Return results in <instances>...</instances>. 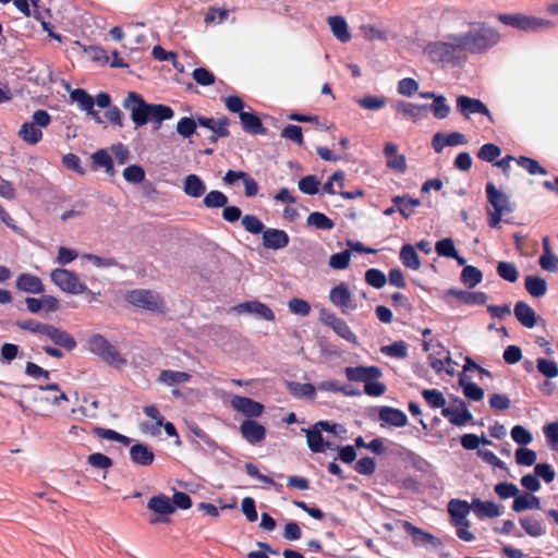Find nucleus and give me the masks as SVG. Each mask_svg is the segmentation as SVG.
Here are the masks:
<instances>
[{
    "mask_svg": "<svg viewBox=\"0 0 558 558\" xmlns=\"http://www.w3.org/2000/svg\"><path fill=\"white\" fill-rule=\"evenodd\" d=\"M469 29L461 34H451L445 41H434L425 47L427 57L437 63L461 64L470 54H483L500 41L499 32L482 21L468 23Z\"/></svg>",
    "mask_w": 558,
    "mask_h": 558,
    "instance_id": "f257e3e1",
    "label": "nucleus"
},
{
    "mask_svg": "<svg viewBox=\"0 0 558 558\" xmlns=\"http://www.w3.org/2000/svg\"><path fill=\"white\" fill-rule=\"evenodd\" d=\"M480 518H497L501 514V506L494 501H483L478 498H474L471 504L462 499H451L448 502V512L450 515L451 523L457 529V535L464 542L474 541L475 536L470 531V521L468 515L470 511Z\"/></svg>",
    "mask_w": 558,
    "mask_h": 558,
    "instance_id": "f03ea898",
    "label": "nucleus"
},
{
    "mask_svg": "<svg viewBox=\"0 0 558 558\" xmlns=\"http://www.w3.org/2000/svg\"><path fill=\"white\" fill-rule=\"evenodd\" d=\"M306 436V442L310 450L314 453H323L328 450L333 451L337 444L345 438L347 429L342 424L319 421L310 427L302 428Z\"/></svg>",
    "mask_w": 558,
    "mask_h": 558,
    "instance_id": "7ed1b4c3",
    "label": "nucleus"
},
{
    "mask_svg": "<svg viewBox=\"0 0 558 558\" xmlns=\"http://www.w3.org/2000/svg\"><path fill=\"white\" fill-rule=\"evenodd\" d=\"M486 195L489 204L487 208L488 225L490 228L498 229L502 217L512 211V205L509 197L497 190L492 182L486 184Z\"/></svg>",
    "mask_w": 558,
    "mask_h": 558,
    "instance_id": "20e7f679",
    "label": "nucleus"
},
{
    "mask_svg": "<svg viewBox=\"0 0 558 558\" xmlns=\"http://www.w3.org/2000/svg\"><path fill=\"white\" fill-rule=\"evenodd\" d=\"M498 21L506 26L521 32H538L553 26L551 21L547 19L523 13H502L498 15Z\"/></svg>",
    "mask_w": 558,
    "mask_h": 558,
    "instance_id": "39448f33",
    "label": "nucleus"
},
{
    "mask_svg": "<svg viewBox=\"0 0 558 558\" xmlns=\"http://www.w3.org/2000/svg\"><path fill=\"white\" fill-rule=\"evenodd\" d=\"M51 122V116L46 110H37L32 116V121L24 122L19 131V136L28 145L38 144L44 136L43 129Z\"/></svg>",
    "mask_w": 558,
    "mask_h": 558,
    "instance_id": "423d86ee",
    "label": "nucleus"
},
{
    "mask_svg": "<svg viewBox=\"0 0 558 558\" xmlns=\"http://www.w3.org/2000/svg\"><path fill=\"white\" fill-rule=\"evenodd\" d=\"M88 350L112 366L121 367L125 364L119 351L100 335L89 339Z\"/></svg>",
    "mask_w": 558,
    "mask_h": 558,
    "instance_id": "0eeeda50",
    "label": "nucleus"
},
{
    "mask_svg": "<svg viewBox=\"0 0 558 558\" xmlns=\"http://www.w3.org/2000/svg\"><path fill=\"white\" fill-rule=\"evenodd\" d=\"M147 508L151 512L150 524L169 523L170 515L175 512V505L165 494H158L149 498Z\"/></svg>",
    "mask_w": 558,
    "mask_h": 558,
    "instance_id": "6e6552de",
    "label": "nucleus"
},
{
    "mask_svg": "<svg viewBox=\"0 0 558 558\" xmlns=\"http://www.w3.org/2000/svg\"><path fill=\"white\" fill-rule=\"evenodd\" d=\"M123 106L130 110L132 121L136 126H142L150 121L151 105L146 104L140 94L130 92Z\"/></svg>",
    "mask_w": 558,
    "mask_h": 558,
    "instance_id": "1a4fd4ad",
    "label": "nucleus"
},
{
    "mask_svg": "<svg viewBox=\"0 0 558 558\" xmlns=\"http://www.w3.org/2000/svg\"><path fill=\"white\" fill-rule=\"evenodd\" d=\"M50 278L59 289L66 293L80 294L86 290L85 286L80 281L78 277L69 269H54L51 271Z\"/></svg>",
    "mask_w": 558,
    "mask_h": 558,
    "instance_id": "9d476101",
    "label": "nucleus"
},
{
    "mask_svg": "<svg viewBox=\"0 0 558 558\" xmlns=\"http://www.w3.org/2000/svg\"><path fill=\"white\" fill-rule=\"evenodd\" d=\"M126 300L134 306L148 311H162L163 302L161 298L149 290H133L128 293Z\"/></svg>",
    "mask_w": 558,
    "mask_h": 558,
    "instance_id": "9b49d317",
    "label": "nucleus"
},
{
    "mask_svg": "<svg viewBox=\"0 0 558 558\" xmlns=\"http://www.w3.org/2000/svg\"><path fill=\"white\" fill-rule=\"evenodd\" d=\"M457 108L466 119H469L471 114L478 113L485 116L490 123H495L493 114L480 99L461 95L457 98Z\"/></svg>",
    "mask_w": 558,
    "mask_h": 558,
    "instance_id": "f8f14e48",
    "label": "nucleus"
},
{
    "mask_svg": "<svg viewBox=\"0 0 558 558\" xmlns=\"http://www.w3.org/2000/svg\"><path fill=\"white\" fill-rule=\"evenodd\" d=\"M230 405L234 411L250 420L262 416L265 411L263 403L243 396H233L230 400Z\"/></svg>",
    "mask_w": 558,
    "mask_h": 558,
    "instance_id": "ddd939ff",
    "label": "nucleus"
},
{
    "mask_svg": "<svg viewBox=\"0 0 558 558\" xmlns=\"http://www.w3.org/2000/svg\"><path fill=\"white\" fill-rule=\"evenodd\" d=\"M320 320L324 325L330 327L338 336L345 339L347 341L356 342V336L351 330L349 325L333 313L328 311H322Z\"/></svg>",
    "mask_w": 558,
    "mask_h": 558,
    "instance_id": "4468645a",
    "label": "nucleus"
},
{
    "mask_svg": "<svg viewBox=\"0 0 558 558\" xmlns=\"http://www.w3.org/2000/svg\"><path fill=\"white\" fill-rule=\"evenodd\" d=\"M403 530L411 536L414 545L440 547L442 542L433 534L415 526L409 521L402 522Z\"/></svg>",
    "mask_w": 558,
    "mask_h": 558,
    "instance_id": "2eb2a0df",
    "label": "nucleus"
},
{
    "mask_svg": "<svg viewBox=\"0 0 558 558\" xmlns=\"http://www.w3.org/2000/svg\"><path fill=\"white\" fill-rule=\"evenodd\" d=\"M330 302L342 312L354 310L352 293L345 282H340L329 292Z\"/></svg>",
    "mask_w": 558,
    "mask_h": 558,
    "instance_id": "dca6fc26",
    "label": "nucleus"
},
{
    "mask_svg": "<svg viewBox=\"0 0 558 558\" xmlns=\"http://www.w3.org/2000/svg\"><path fill=\"white\" fill-rule=\"evenodd\" d=\"M241 436L250 444H260L266 437V428L255 420L246 418L240 425Z\"/></svg>",
    "mask_w": 558,
    "mask_h": 558,
    "instance_id": "f3484780",
    "label": "nucleus"
},
{
    "mask_svg": "<svg viewBox=\"0 0 558 558\" xmlns=\"http://www.w3.org/2000/svg\"><path fill=\"white\" fill-rule=\"evenodd\" d=\"M70 98L77 102L78 107L90 116L96 123H102V119L95 110L96 98H93L85 89L76 88L71 92Z\"/></svg>",
    "mask_w": 558,
    "mask_h": 558,
    "instance_id": "a211bd4d",
    "label": "nucleus"
},
{
    "mask_svg": "<svg viewBox=\"0 0 558 558\" xmlns=\"http://www.w3.org/2000/svg\"><path fill=\"white\" fill-rule=\"evenodd\" d=\"M383 375L381 369L378 366H355L347 367L345 376L350 381L363 383L364 385L371 379H378Z\"/></svg>",
    "mask_w": 558,
    "mask_h": 558,
    "instance_id": "6ab92c4d",
    "label": "nucleus"
},
{
    "mask_svg": "<svg viewBox=\"0 0 558 558\" xmlns=\"http://www.w3.org/2000/svg\"><path fill=\"white\" fill-rule=\"evenodd\" d=\"M393 109L399 117L410 119L416 123L426 116L429 107L427 105L398 101L393 105Z\"/></svg>",
    "mask_w": 558,
    "mask_h": 558,
    "instance_id": "aec40b11",
    "label": "nucleus"
},
{
    "mask_svg": "<svg viewBox=\"0 0 558 558\" xmlns=\"http://www.w3.org/2000/svg\"><path fill=\"white\" fill-rule=\"evenodd\" d=\"M378 417L381 427H403L408 423L405 413L391 407H381L378 410Z\"/></svg>",
    "mask_w": 558,
    "mask_h": 558,
    "instance_id": "412c9836",
    "label": "nucleus"
},
{
    "mask_svg": "<svg viewBox=\"0 0 558 558\" xmlns=\"http://www.w3.org/2000/svg\"><path fill=\"white\" fill-rule=\"evenodd\" d=\"M387 167L398 173H404L407 170L405 156L398 153V146L392 143H386L384 146Z\"/></svg>",
    "mask_w": 558,
    "mask_h": 558,
    "instance_id": "4be33fe9",
    "label": "nucleus"
},
{
    "mask_svg": "<svg viewBox=\"0 0 558 558\" xmlns=\"http://www.w3.org/2000/svg\"><path fill=\"white\" fill-rule=\"evenodd\" d=\"M458 405L454 408H444L441 414L448 418L449 422L456 426H464L472 421V414L468 410L462 400H457Z\"/></svg>",
    "mask_w": 558,
    "mask_h": 558,
    "instance_id": "5701e85b",
    "label": "nucleus"
},
{
    "mask_svg": "<svg viewBox=\"0 0 558 558\" xmlns=\"http://www.w3.org/2000/svg\"><path fill=\"white\" fill-rule=\"evenodd\" d=\"M198 125L213 132L211 141L216 142L220 137L229 136V119L227 117L214 119L207 117L197 118Z\"/></svg>",
    "mask_w": 558,
    "mask_h": 558,
    "instance_id": "b1692460",
    "label": "nucleus"
},
{
    "mask_svg": "<svg viewBox=\"0 0 558 558\" xmlns=\"http://www.w3.org/2000/svg\"><path fill=\"white\" fill-rule=\"evenodd\" d=\"M235 311L238 313H248L268 322H272L275 319L272 310L259 301H248L241 303L235 307Z\"/></svg>",
    "mask_w": 558,
    "mask_h": 558,
    "instance_id": "393cba45",
    "label": "nucleus"
},
{
    "mask_svg": "<svg viewBox=\"0 0 558 558\" xmlns=\"http://www.w3.org/2000/svg\"><path fill=\"white\" fill-rule=\"evenodd\" d=\"M289 235L280 229H267L263 232V245L269 250H281L289 244Z\"/></svg>",
    "mask_w": 558,
    "mask_h": 558,
    "instance_id": "a878e982",
    "label": "nucleus"
},
{
    "mask_svg": "<svg viewBox=\"0 0 558 558\" xmlns=\"http://www.w3.org/2000/svg\"><path fill=\"white\" fill-rule=\"evenodd\" d=\"M54 344L72 351L76 347L75 339L65 330L49 325L45 333Z\"/></svg>",
    "mask_w": 558,
    "mask_h": 558,
    "instance_id": "bb28decb",
    "label": "nucleus"
},
{
    "mask_svg": "<svg viewBox=\"0 0 558 558\" xmlns=\"http://www.w3.org/2000/svg\"><path fill=\"white\" fill-rule=\"evenodd\" d=\"M96 105L99 108L107 109L106 119L113 125L122 126L121 111L118 107H111V98L107 93H99L96 96Z\"/></svg>",
    "mask_w": 558,
    "mask_h": 558,
    "instance_id": "cd10ccee",
    "label": "nucleus"
},
{
    "mask_svg": "<svg viewBox=\"0 0 558 558\" xmlns=\"http://www.w3.org/2000/svg\"><path fill=\"white\" fill-rule=\"evenodd\" d=\"M130 458L137 465L148 466L153 464L155 453L147 445L135 444L130 448Z\"/></svg>",
    "mask_w": 558,
    "mask_h": 558,
    "instance_id": "c85d7f7f",
    "label": "nucleus"
},
{
    "mask_svg": "<svg viewBox=\"0 0 558 558\" xmlns=\"http://www.w3.org/2000/svg\"><path fill=\"white\" fill-rule=\"evenodd\" d=\"M16 287L26 293L40 294L44 292L41 279L32 274H21L16 279Z\"/></svg>",
    "mask_w": 558,
    "mask_h": 558,
    "instance_id": "c756f323",
    "label": "nucleus"
},
{
    "mask_svg": "<svg viewBox=\"0 0 558 558\" xmlns=\"http://www.w3.org/2000/svg\"><path fill=\"white\" fill-rule=\"evenodd\" d=\"M327 23L333 36L341 43H348L351 39L348 23L341 15H331L327 19Z\"/></svg>",
    "mask_w": 558,
    "mask_h": 558,
    "instance_id": "7c9ffc66",
    "label": "nucleus"
},
{
    "mask_svg": "<svg viewBox=\"0 0 558 558\" xmlns=\"http://www.w3.org/2000/svg\"><path fill=\"white\" fill-rule=\"evenodd\" d=\"M192 376L186 372L163 369L158 376V383L167 387H177L181 384L189 383Z\"/></svg>",
    "mask_w": 558,
    "mask_h": 558,
    "instance_id": "2f4dec72",
    "label": "nucleus"
},
{
    "mask_svg": "<svg viewBox=\"0 0 558 558\" xmlns=\"http://www.w3.org/2000/svg\"><path fill=\"white\" fill-rule=\"evenodd\" d=\"M183 191L187 196L198 198L205 193L206 186L198 175L189 174L184 179Z\"/></svg>",
    "mask_w": 558,
    "mask_h": 558,
    "instance_id": "473e14b6",
    "label": "nucleus"
},
{
    "mask_svg": "<svg viewBox=\"0 0 558 558\" xmlns=\"http://www.w3.org/2000/svg\"><path fill=\"white\" fill-rule=\"evenodd\" d=\"M241 124L244 131L252 134H264L266 132L265 126L262 123L259 117L253 111H245L240 117Z\"/></svg>",
    "mask_w": 558,
    "mask_h": 558,
    "instance_id": "72a5a7b5",
    "label": "nucleus"
},
{
    "mask_svg": "<svg viewBox=\"0 0 558 558\" xmlns=\"http://www.w3.org/2000/svg\"><path fill=\"white\" fill-rule=\"evenodd\" d=\"M514 315L520 324L526 328H532L536 324V315L534 310L524 302H518L515 304Z\"/></svg>",
    "mask_w": 558,
    "mask_h": 558,
    "instance_id": "f704fd0d",
    "label": "nucleus"
},
{
    "mask_svg": "<svg viewBox=\"0 0 558 558\" xmlns=\"http://www.w3.org/2000/svg\"><path fill=\"white\" fill-rule=\"evenodd\" d=\"M400 260L404 267L418 270L421 267V259L413 245L403 244L400 250Z\"/></svg>",
    "mask_w": 558,
    "mask_h": 558,
    "instance_id": "c9c22d12",
    "label": "nucleus"
},
{
    "mask_svg": "<svg viewBox=\"0 0 558 558\" xmlns=\"http://www.w3.org/2000/svg\"><path fill=\"white\" fill-rule=\"evenodd\" d=\"M529 509H541V500L538 497L530 494L518 495L512 502L514 512H522Z\"/></svg>",
    "mask_w": 558,
    "mask_h": 558,
    "instance_id": "e433bc0d",
    "label": "nucleus"
},
{
    "mask_svg": "<svg viewBox=\"0 0 558 558\" xmlns=\"http://www.w3.org/2000/svg\"><path fill=\"white\" fill-rule=\"evenodd\" d=\"M447 295L456 298L464 304H484L487 300V296L484 292H466L456 289L449 290Z\"/></svg>",
    "mask_w": 558,
    "mask_h": 558,
    "instance_id": "4c0bfd02",
    "label": "nucleus"
},
{
    "mask_svg": "<svg viewBox=\"0 0 558 558\" xmlns=\"http://www.w3.org/2000/svg\"><path fill=\"white\" fill-rule=\"evenodd\" d=\"M527 293L533 298H541L547 291L546 280L539 276H527L524 279Z\"/></svg>",
    "mask_w": 558,
    "mask_h": 558,
    "instance_id": "58836bf2",
    "label": "nucleus"
},
{
    "mask_svg": "<svg viewBox=\"0 0 558 558\" xmlns=\"http://www.w3.org/2000/svg\"><path fill=\"white\" fill-rule=\"evenodd\" d=\"M519 523L531 537H541L545 534L543 522L534 517H523L519 520Z\"/></svg>",
    "mask_w": 558,
    "mask_h": 558,
    "instance_id": "ea45409f",
    "label": "nucleus"
},
{
    "mask_svg": "<svg viewBox=\"0 0 558 558\" xmlns=\"http://www.w3.org/2000/svg\"><path fill=\"white\" fill-rule=\"evenodd\" d=\"M459 385L462 388L465 398L472 401H480L484 397V390L475 383L468 380L463 375L459 378Z\"/></svg>",
    "mask_w": 558,
    "mask_h": 558,
    "instance_id": "a19ab883",
    "label": "nucleus"
},
{
    "mask_svg": "<svg viewBox=\"0 0 558 558\" xmlns=\"http://www.w3.org/2000/svg\"><path fill=\"white\" fill-rule=\"evenodd\" d=\"M93 165L95 168H104L107 173L114 174L113 160L106 149H98L92 155Z\"/></svg>",
    "mask_w": 558,
    "mask_h": 558,
    "instance_id": "79ce46f5",
    "label": "nucleus"
},
{
    "mask_svg": "<svg viewBox=\"0 0 558 558\" xmlns=\"http://www.w3.org/2000/svg\"><path fill=\"white\" fill-rule=\"evenodd\" d=\"M307 225L318 230H331L335 227L333 221L324 213L314 211L307 217Z\"/></svg>",
    "mask_w": 558,
    "mask_h": 558,
    "instance_id": "37998d69",
    "label": "nucleus"
},
{
    "mask_svg": "<svg viewBox=\"0 0 558 558\" xmlns=\"http://www.w3.org/2000/svg\"><path fill=\"white\" fill-rule=\"evenodd\" d=\"M323 191L330 195L339 194L340 196H342L345 199H354V198L364 196V191L362 189H355V190L349 191V192H339V190H337L335 186V181H332V175L323 185Z\"/></svg>",
    "mask_w": 558,
    "mask_h": 558,
    "instance_id": "c03bdc74",
    "label": "nucleus"
},
{
    "mask_svg": "<svg viewBox=\"0 0 558 558\" xmlns=\"http://www.w3.org/2000/svg\"><path fill=\"white\" fill-rule=\"evenodd\" d=\"M482 271L474 266L466 265L462 269L461 281L468 288H474L477 286L482 281Z\"/></svg>",
    "mask_w": 558,
    "mask_h": 558,
    "instance_id": "a18cd8bd",
    "label": "nucleus"
},
{
    "mask_svg": "<svg viewBox=\"0 0 558 558\" xmlns=\"http://www.w3.org/2000/svg\"><path fill=\"white\" fill-rule=\"evenodd\" d=\"M393 203L398 206V210L404 218H409L420 205L418 199L407 196H396Z\"/></svg>",
    "mask_w": 558,
    "mask_h": 558,
    "instance_id": "49530a36",
    "label": "nucleus"
},
{
    "mask_svg": "<svg viewBox=\"0 0 558 558\" xmlns=\"http://www.w3.org/2000/svg\"><path fill=\"white\" fill-rule=\"evenodd\" d=\"M497 274L501 279L508 282H515L519 278L517 266L509 262H499L497 265Z\"/></svg>",
    "mask_w": 558,
    "mask_h": 558,
    "instance_id": "de8ad7c7",
    "label": "nucleus"
},
{
    "mask_svg": "<svg viewBox=\"0 0 558 558\" xmlns=\"http://www.w3.org/2000/svg\"><path fill=\"white\" fill-rule=\"evenodd\" d=\"M380 351L390 357L404 359L408 355V345L404 341L400 340L389 345L381 347Z\"/></svg>",
    "mask_w": 558,
    "mask_h": 558,
    "instance_id": "09e8293b",
    "label": "nucleus"
},
{
    "mask_svg": "<svg viewBox=\"0 0 558 558\" xmlns=\"http://www.w3.org/2000/svg\"><path fill=\"white\" fill-rule=\"evenodd\" d=\"M94 434L97 435L99 438L118 441L125 446L130 445L131 439L122 434H119L118 432L109 428H102V427H94L93 429Z\"/></svg>",
    "mask_w": 558,
    "mask_h": 558,
    "instance_id": "8fccbe9b",
    "label": "nucleus"
},
{
    "mask_svg": "<svg viewBox=\"0 0 558 558\" xmlns=\"http://www.w3.org/2000/svg\"><path fill=\"white\" fill-rule=\"evenodd\" d=\"M207 208H221L228 204V197L220 191H210L203 199Z\"/></svg>",
    "mask_w": 558,
    "mask_h": 558,
    "instance_id": "3c124183",
    "label": "nucleus"
},
{
    "mask_svg": "<svg viewBox=\"0 0 558 558\" xmlns=\"http://www.w3.org/2000/svg\"><path fill=\"white\" fill-rule=\"evenodd\" d=\"M39 388L43 391L51 392V395L47 396L45 398V400L54 405H60L61 402H66L69 400L68 396L63 391H61V389L59 388V386L57 384L47 385L45 387L40 386Z\"/></svg>",
    "mask_w": 558,
    "mask_h": 558,
    "instance_id": "603ef678",
    "label": "nucleus"
},
{
    "mask_svg": "<svg viewBox=\"0 0 558 558\" xmlns=\"http://www.w3.org/2000/svg\"><path fill=\"white\" fill-rule=\"evenodd\" d=\"M422 396L424 398V400L433 408V409H439L441 408V410L445 407L446 404V399L444 397V395L437 390V389H424L422 391Z\"/></svg>",
    "mask_w": 558,
    "mask_h": 558,
    "instance_id": "864d4df0",
    "label": "nucleus"
},
{
    "mask_svg": "<svg viewBox=\"0 0 558 558\" xmlns=\"http://www.w3.org/2000/svg\"><path fill=\"white\" fill-rule=\"evenodd\" d=\"M320 181L316 175H306L299 181V189L307 195H315L319 192Z\"/></svg>",
    "mask_w": 558,
    "mask_h": 558,
    "instance_id": "5fc2aeb1",
    "label": "nucleus"
},
{
    "mask_svg": "<svg viewBox=\"0 0 558 558\" xmlns=\"http://www.w3.org/2000/svg\"><path fill=\"white\" fill-rule=\"evenodd\" d=\"M436 253L446 258L456 257V245L451 238H445L436 242L435 244Z\"/></svg>",
    "mask_w": 558,
    "mask_h": 558,
    "instance_id": "6e6d98bb",
    "label": "nucleus"
},
{
    "mask_svg": "<svg viewBox=\"0 0 558 558\" xmlns=\"http://www.w3.org/2000/svg\"><path fill=\"white\" fill-rule=\"evenodd\" d=\"M351 260V251L345 250L340 253L332 254L329 257V266L336 270H342L349 267Z\"/></svg>",
    "mask_w": 558,
    "mask_h": 558,
    "instance_id": "4d7b16f0",
    "label": "nucleus"
},
{
    "mask_svg": "<svg viewBox=\"0 0 558 558\" xmlns=\"http://www.w3.org/2000/svg\"><path fill=\"white\" fill-rule=\"evenodd\" d=\"M123 178L130 183H141L145 180V170L140 165H130L123 170Z\"/></svg>",
    "mask_w": 558,
    "mask_h": 558,
    "instance_id": "13d9d810",
    "label": "nucleus"
},
{
    "mask_svg": "<svg viewBox=\"0 0 558 558\" xmlns=\"http://www.w3.org/2000/svg\"><path fill=\"white\" fill-rule=\"evenodd\" d=\"M515 462L519 465L531 466L536 462V452L532 449L521 447L515 450Z\"/></svg>",
    "mask_w": 558,
    "mask_h": 558,
    "instance_id": "bf43d9fd",
    "label": "nucleus"
},
{
    "mask_svg": "<svg viewBox=\"0 0 558 558\" xmlns=\"http://www.w3.org/2000/svg\"><path fill=\"white\" fill-rule=\"evenodd\" d=\"M501 155V149L493 144H484L477 151V157L487 162H494Z\"/></svg>",
    "mask_w": 558,
    "mask_h": 558,
    "instance_id": "052dcab7",
    "label": "nucleus"
},
{
    "mask_svg": "<svg viewBox=\"0 0 558 558\" xmlns=\"http://www.w3.org/2000/svg\"><path fill=\"white\" fill-rule=\"evenodd\" d=\"M87 462L92 468L105 471H108L113 465L111 458L100 452L89 454Z\"/></svg>",
    "mask_w": 558,
    "mask_h": 558,
    "instance_id": "680f3d73",
    "label": "nucleus"
},
{
    "mask_svg": "<svg viewBox=\"0 0 558 558\" xmlns=\"http://www.w3.org/2000/svg\"><path fill=\"white\" fill-rule=\"evenodd\" d=\"M365 281L375 289H380L386 284L387 278L385 274L376 268H371L365 272Z\"/></svg>",
    "mask_w": 558,
    "mask_h": 558,
    "instance_id": "e2e57ef3",
    "label": "nucleus"
},
{
    "mask_svg": "<svg viewBox=\"0 0 558 558\" xmlns=\"http://www.w3.org/2000/svg\"><path fill=\"white\" fill-rule=\"evenodd\" d=\"M193 80L201 86L215 84V75L206 68H196L192 73Z\"/></svg>",
    "mask_w": 558,
    "mask_h": 558,
    "instance_id": "0e129e2a",
    "label": "nucleus"
},
{
    "mask_svg": "<svg viewBox=\"0 0 558 558\" xmlns=\"http://www.w3.org/2000/svg\"><path fill=\"white\" fill-rule=\"evenodd\" d=\"M197 125H198L197 120H194L189 117H184V118L180 119V121L178 122L177 131L183 137H190L195 132Z\"/></svg>",
    "mask_w": 558,
    "mask_h": 558,
    "instance_id": "69168bd1",
    "label": "nucleus"
},
{
    "mask_svg": "<svg viewBox=\"0 0 558 558\" xmlns=\"http://www.w3.org/2000/svg\"><path fill=\"white\" fill-rule=\"evenodd\" d=\"M538 372L547 378H555L558 376V366L551 360L538 359L537 360Z\"/></svg>",
    "mask_w": 558,
    "mask_h": 558,
    "instance_id": "338daca9",
    "label": "nucleus"
},
{
    "mask_svg": "<svg viewBox=\"0 0 558 558\" xmlns=\"http://www.w3.org/2000/svg\"><path fill=\"white\" fill-rule=\"evenodd\" d=\"M539 266L545 271H558V256L554 252L543 253L539 257Z\"/></svg>",
    "mask_w": 558,
    "mask_h": 558,
    "instance_id": "774afa93",
    "label": "nucleus"
}]
</instances>
